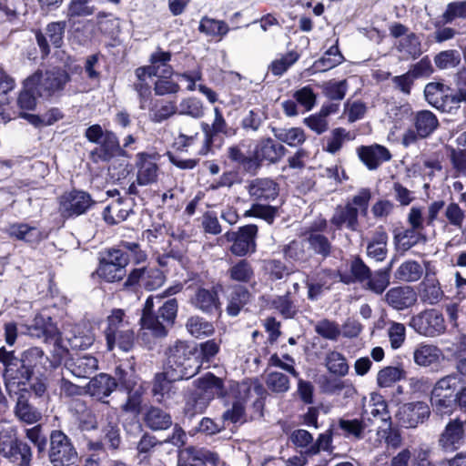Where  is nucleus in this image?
<instances>
[{"mask_svg": "<svg viewBox=\"0 0 466 466\" xmlns=\"http://www.w3.org/2000/svg\"><path fill=\"white\" fill-rule=\"evenodd\" d=\"M173 372L170 370H167L163 372H157L155 374L152 382V395L158 403H163L167 399H169L172 394L175 393L173 390V383L183 379L173 378Z\"/></svg>", "mask_w": 466, "mask_h": 466, "instance_id": "nucleus-33", "label": "nucleus"}, {"mask_svg": "<svg viewBox=\"0 0 466 466\" xmlns=\"http://www.w3.org/2000/svg\"><path fill=\"white\" fill-rule=\"evenodd\" d=\"M319 87L322 95L330 101H341L345 98L349 89L347 79L336 80L330 79L324 81Z\"/></svg>", "mask_w": 466, "mask_h": 466, "instance_id": "nucleus-56", "label": "nucleus"}, {"mask_svg": "<svg viewBox=\"0 0 466 466\" xmlns=\"http://www.w3.org/2000/svg\"><path fill=\"white\" fill-rule=\"evenodd\" d=\"M96 27L101 35L112 37L119 32L118 18L112 13L99 11L96 15Z\"/></svg>", "mask_w": 466, "mask_h": 466, "instance_id": "nucleus-59", "label": "nucleus"}, {"mask_svg": "<svg viewBox=\"0 0 466 466\" xmlns=\"http://www.w3.org/2000/svg\"><path fill=\"white\" fill-rule=\"evenodd\" d=\"M252 152L258 171L264 164L278 163L288 150L283 145L277 143L271 137H266L257 141Z\"/></svg>", "mask_w": 466, "mask_h": 466, "instance_id": "nucleus-21", "label": "nucleus"}, {"mask_svg": "<svg viewBox=\"0 0 466 466\" xmlns=\"http://www.w3.org/2000/svg\"><path fill=\"white\" fill-rule=\"evenodd\" d=\"M418 299V294L410 286H399L390 289L385 300L389 306L397 310H403L412 307Z\"/></svg>", "mask_w": 466, "mask_h": 466, "instance_id": "nucleus-32", "label": "nucleus"}, {"mask_svg": "<svg viewBox=\"0 0 466 466\" xmlns=\"http://www.w3.org/2000/svg\"><path fill=\"white\" fill-rule=\"evenodd\" d=\"M270 308L275 309L285 319H294L299 312L289 291H287L284 295L276 296L270 301Z\"/></svg>", "mask_w": 466, "mask_h": 466, "instance_id": "nucleus-55", "label": "nucleus"}, {"mask_svg": "<svg viewBox=\"0 0 466 466\" xmlns=\"http://www.w3.org/2000/svg\"><path fill=\"white\" fill-rule=\"evenodd\" d=\"M38 76H29L23 83V88L17 97V106L21 112L33 111L36 107Z\"/></svg>", "mask_w": 466, "mask_h": 466, "instance_id": "nucleus-38", "label": "nucleus"}, {"mask_svg": "<svg viewBox=\"0 0 466 466\" xmlns=\"http://www.w3.org/2000/svg\"><path fill=\"white\" fill-rule=\"evenodd\" d=\"M186 328L190 335L197 339L211 336L215 332L213 324L199 316L189 317Z\"/></svg>", "mask_w": 466, "mask_h": 466, "instance_id": "nucleus-62", "label": "nucleus"}, {"mask_svg": "<svg viewBox=\"0 0 466 466\" xmlns=\"http://www.w3.org/2000/svg\"><path fill=\"white\" fill-rule=\"evenodd\" d=\"M144 422L148 429L154 431H166L173 424L170 413L156 406H151L147 410L144 414Z\"/></svg>", "mask_w": 466, "mask_h": 466, "instance_id": "nucleus-39", "label": "nucleus"}, {"mask_svg": "<svg viewBox=\"0 0 466 466\" xmlns=\"http://www.w3.org/2000/svg\"><path fill=\"white\" fill-rule=\"evenodd\" d=\"M29 329L33 336L42 338L46 343H53L51 357L49 359L45 356V360L49 361V369L55 370L58 368L68 354V350L62 346L61 332L56 324L53 322L52 318H45L41 315L36 316L34 319V324Z\"/></svg>", "mask_w": 466, "mask_h": 466, "instance_id": "nucleus-6", "label": "nucleus"}, {"mask_svg": "<svg viewBox=\"0 0 466 466\" xmlns=\"http://www.w3.org/2000/svg\"><path fill=\"white\" fill-rule=\"evenodd\" d=\"M0 455L13 466H32L33 452L30 445L14 431H0Z\"/></svg>", "mask_w": 466, "mask_h": 466, "instance_id": "nucleus-7", "label": "nucleus"}, {"mask_svg": "<svg viewBox=\"0 0 466 466\" xmlns=\"http://www.w3.org/2000/svg\"><path fill=\"white\" fill-rule=\"evenodd\" d=\"M177 291L173 288L165 290L162 296L157 297V303H162L157 310H155V298L149 296L147 298L142 309L140 324L144 329H147L155 338H165L168 334V329L175 324L178 302L177 299H169L162 302L165 296H169Z\"/></svg>", "mask_w": 466, "mask_h": 466, "instance_id": "nucleus-3", "label": "nucleus"}, {"mask_svg": "<svg viewBox=\"0 0 466 466\" xmlns=\"http://www.w3.org/2000/svg\"><path fill=\"white\" fill-rule=\"evenodd\" d=\"M174 74L173 68L161 70L154 83V91L157 96L174 95L179 92L180 86L171 79Z\"/></svg>", "mask_w": 466, "mask_h": 466, "instance_id": "nucleus-53", "label": "nucleus"}, {"mask_svg": "<svg viewBox=\"0 0 466 466\" xmlns=\"http://www.w3.org/2000/svg\"><path fill=\"white\" fill-rule=\"evenodd\" d=\"M452 88L441 82H430L425 86L424 96L426 101L434 108L441 112H447L454 105H459L455 102V93H451Z\"/></svg>", "mask_w": 466, "mask_h": 466, "instance_id": "nucleus-24", "label": "nucleus"}, {"mask_svg": "<svg viewBox=\"0 0 466 466\" xmlns=\"http://www.w3.org/2000/svg\"><path fill=\"white\" fill-rule=\"evenodd\" d=\"M197 353L196 347H191L187 342L178 339L166 350V369L172 370L173 378L188 380L201 368V361Z\"/></svg>", "mask_w": 466, "mask_h": 466, "instance_id": "nucleus-4", "label": "nucleus"}, {"mask_svg": "<svg viewBox=\"0 0 466 466\" xmlns=\"http://www.w3.org/2000/svg\"><path fill=\"white\" fill-rule=\"evenodd\" d=\"M166 281L164 272L151 266L133 268L122 284L124 290L133 293L143 290L152 291L160 288Z\"/></svg>", "mask_w": 466, "mask_h": 466, "instance_id": "nucleus-8", "label": "nucleus"}, {"mask_svg": "<svg viewBox=\"0 0 466 466\" xmlns=\"http://www.w3.org/2000/svg\"><path fill=\"white\" fill-rule=\"evenodd\" d=\"M229 280L242 284H248L255 279L252 263L247 258H241L231 264L227 271Z\"/></svg>", "mask_w": 466, "mask_h": 466, "instance_id": "nucleus-43", "label": "nucleus"}, {"mask_svg": "<svg viewBox=\"0 0 466 466\" xmlns=\"http://www.w3.org/2000/svg\"><path fill=\"white\" fill-rule=\"evenodd\" d=\"M419 296L422 303L435 305L443 298L440 282L435 274H426L424 279L419 285Z\"/></svg>", "mask_w": 466, "mask_h": 466, "instance_id": "nucleus-37", "label": "nucleus"}, {"mask_svg": "<svg viewBox=\"0 0 466 466\" xmlns=\"http://www.w3.org/2000/svg\"><path fill=\"white\" fill-rule=\"evenodd\" d=\"M218 463L219 456L217 452L188 446L179 454L177 466H218Z\"/></svg>", "mask_w": 466, "mask_h": 466, "instance_id": "nucleus-27", "label": "nucleus"}, {"mask_svg": "<svg viewBox=\"0 0 466 466\" xmlns=\"http://www.w3.org/2000/svg\"><path fill=\"white\" fill-rule=\"evenodd\" d=\"M6 231L12 238L27 243H38L42 240L40 230L25 223L10 224Z\"/></svg>", "mask_w": 466, "mask_h": 466, "instance_id": "nucleus-48", "label": "nucleus"}, {"mask_svg": "<svg viewBox=\"0 0 466 466\" xmlns=\"http://www.w3.org/2000/svg\"><path fill=\"white\" fill-rule=\"evenodd\" d=\"M0 362L5 367L3 377L6 386H25L33 377L32 371L15 356V351H8L5 347L0 348Z\"/></svg>", "mask_w": 466, "mask_h": 466, "instance_id": "nucleus-14", "label": "nucleus"}, {"mask_svg": "<svg viewBox=\"0 0 466 466\" xmlns=\"http://www.w3.org/2000/svg\"><path fill=\"white\" fill-rule=\"evenodd\" d=\"M246 408L239 400L233 401L231 408L226 410L221 415V423L225 424V430L229 424L242 425L247 422Z\"/></svg>", "mask_w": 466, "mask_h": 466, "instance_id": "nucleus-63", "label": "nucleus"}, {"mask_svg": "<svg viewBox=\"0 0 466 466\" xmlns=\"http://www.w3.org/2000/svg\"><path fill=\"white\" fill-rule=\"evenodd\" d=\"M202 130L205 135L204 143L199 150V155L205 156L211 151L215 142V137L218 134L226 137H230L235 134V131L230 128L223 116L221 109L218 106L214 108V120L211 125L207 123L202 124Z\"/></svg>", "mask_w": 466, "mask_h": 466, "instance_id": "nucleus-25", "label": "nucleus"}, {"mask_svg": "<svg viewBox=\"0 0 466 466\" xmlns=\"http://www.w3.org/2000/svg\"><path fill=\"white\" fill-rule=\"evenodd\" d=\"M410 122V127L404 132L401 138V143L406 147L431 137L440 127L437 116L428 109L412 112Z\"/></svg>", "mask_w": 466, "mask_h": 466, "instance_id": "nucleus-9", "label": "nucleus"}, {"mask_svg": "<svg viewBox=\"0 0 466 466\" xmlns=\"http://www.w3.org/2000/svg\"><path fill=\"white\" fill-rule=\"evenodd\" d=\"M172 59V53L170 51H165L162 47L157 46L156 50L149 56V65L142 66L135 70V74H137L139 77L148 76V77L157 76L161 70L167 68H173L169 64Z\"/></svg>", "mask_w": 466, "mask_h": 466, "instance_id": "nucleus-31", "label": "nucleus"}, {"mask_svg": "<svg viewBox=\"0 0 466 466\" xmlns=\"http://www.w3.org/2000/svg\"><path fill=\"white\" fill-rule=\"evenodd\" d=\"M65 21H54L46 25L45 30L34 29L36 45L41 57L46 59L51 54V47L59 49L64 45L66 31Z\"/></svg>", "mask_w": 466, "mask_h": 466, "instance_id": "nucleus-13", "label": "nucleus"}, {"mask_svg": "<svg viewBox=\"0 0 466 466\" xmlns=\"http://www.w3.org/2000/svg\"><path fill=\"white\" fill-rule=\"evenodd\" d=\"M358 157L369 170L377 169L383 162L392 157L390 150L381 145L360 146L357 148Z\"/></svg>", "mask_w": 466, "mask_h": 466, "instance_id": "nucleus-30", "label": "nucleus"}, {"mask_svg": "<svg viewBox=\"0 0 466 466\" xmlns=\"http://www.w3.org/2000/svg\"><path fill=\"white\" fill-rule=\"evenodd\" d=\"M325 362L328 370L338 377H344L349 372V365L345 356L337 350L329 351L326 355Z\"/></svg>", "mask_w": 466, "mask_h": 466, "instance_id": "nucleus-64", "label": "nucleus"}, {"mask_svg": "<svg viewBox=\"0 0 466 466\" xmlns=\"http://www.w3.org/2000/svg\"><path fill=\"white\" fill-rule=\"evenodd\" d=\"M372 198L370 187H361L358 194L347 201L344 206L339 205L335 213L330 218V223L337 228L341 229L343 226L350 231H357L360 228L359 215L366 217L370 201Z\"/></svg>", "mask_w": 466, "mask_h": 466, "instance_id": "nucleus-5", "label": "nucleus"}, {"mask_svg": "<svg viewBox=\"0 0 466 466\" xmlns=\"http://www.w3.org/2000/svg\"><path fill=\"white\" fill-rule=\"evenodd\" d=\"M431 414L429 405L424 401L405 403L399 411V420L402 427L415 428L423 423Z\"/></svg>", "mask_w": 466, "mask_h": 466, "instance_id": "nucleus-28", "label": "nucleus"}, {"mask_svg": "<svg viewBox=\"0 0 466 466\" xmlns=\"http://www.w3.org/2000/svg\"><path fill=\"white\" fill-rule=\"evenodd\" d=\"M95 203L88 192L75 188L63 194L59 199L61 212L67 218L85 214Z\"/></svg>", "mask_w": 466, "mask_h": 466, "instance_id": "nucleus-19", "label": "nucleus"}, {"mask_svg": "<svg viewBox=\"0 0 466 466\" xmlns=\"http://www.w3.org/2000/svg\"><path fill=\"white\" fill-rule=\"evenodd\" d=\"M441 350L434 345L420 343L413 352L414 362L421 367H429L439 362Z\"/></svg>", "mask_w": 466, "mask_h": 466, "instance_id": "nucleus-50", "label": "nucleus"}, {"mask_svg": "<svg viewBox=\"0 0 466 466\" xmlns=\"http://www.w3.org/2000/svg\"><path fill=\"white\" fill-rule=\"evenodd\" d=\"M15 414L20 421L34 424L42 419L41 411L31 404L25 394H20L15 407Z\"/></svg>", "mask_w": 466, "mask_h": 466, "instance_id": "nucleus-47", "label": "nucleus"}, {"mask_svg": "<svg viewBox=\"0 0 466 466\" xmlns=\"http://www.w3.org/2000/svg\"><path fill=\"white\" fill-rule=\"evenodd\" d=\"M126 312L122 309H113L106 317V326L103 330L106 349L113 350L116 345V336L129 327L128 320L126 319Z\"/></svg>", "mask_w": 466, "mask_h": 466, "instance_id": "nucleus-29", "label": "nucleus"}, {"mask_svg": "<svg viewBox=\"0 0 466 466\" xmlns=\"http://www.w3.org/2000/svg\"><path fill=\"white\" fill-rule=\"evenodd\" d=\"M219 286H212L210 289L198 287L190 298L191 306L208 316L220 315L221 301L218 294Z\"/></svg>", "mask_w": 466, "mask_h": 466, "instance_id": "nucleus-22", "label": "nucleus"}, {"mask_svg": "<svg viewBox=\"0 0 466 466\" xmlns=\"http://www.w3.org/2000/svg\"><path fill=\"white\" fill-rule=\"evenodd\" d=\"M344 61V56L340 52L338 44H335L325 51L321 57L314 61L312 69L314 72H326L338 66Z\"/></svg>", "mask_w": 466, "mask_h": 466, "instance_id": "nucleus-46", "label": "nucleus"}, {"mask_svg": "<svg viewBox=\"0 0 466 466\" xmlns=\"http://www.w3.org/2000/svg\"><path fill=\"white\" fill-rule=\"evenodd\" d=\"M251 293L244 285H235L230 292L226 311L231 317L238 316L249 302Z\"/></svg>", "mask_w": 466, "mask_h": 466, "instance_id": "nucleus-45", "label": "nucleus"}, {"mask_svg": "<svg viewBox=\"0 0 466 466\" xmlns=\"http://www.w3.org/2000/svg\"><path fill=\"white\" fill-rule=\"evenodd\" d=\"M394 242L399 249L403 252L410 250L414 246L424 243L427 240L426 235L413 228L395 229Z\"/></svg>", "mask_w": 466, "mask_h": 466, "instance_id": "nucleus-41", "label": "nucleus"}, {"mask_svg": "<svg viewBox=\"0 0 466 466\" xmlns=\"http://www.w3.org/2000/svg\"><path fill=\"white\" fill-rule=\"evenodd\" d=\"M406 370L401 365L386 366L379 370L377 374V384L380 388H389L396 382L405 380Z\"/></svg>", "mask_w": 466, "mask_h": 466, "instance_id": "nucleus-54", "label": "nucleus"}, {"mask_svg": "<svg viewBox=\"0 0 466 466\" xmlns=\"http://www.w3.org/2000/svg\"><path fill=\"white\" fill-rule=\"evenodd\" d=\"M319 274L329 279L339 278L341 283L350 285L364 283L370 277V268L360 256H355L350 262V272L325 268H321Z\"/></svg>", "mask_w": 466, "mask_h": 466, "instance_id": "nucleus-18", "label": "nucleus"}, {"mask_svg": "<svg viewBox=\"0 0 466 466\" xmlns=\"http://www.w3.org/2000/svg\"><path fill=\"white\" fill-rule=\"evenodd\" d=\"M98 369V360L89 354L79 356L70 364L71 373L77 378H89Z\"/></svg>", "mask_w": 466, "mask_h": 466, "instance_id": "nucleus-49", "label": "nucleus"}, {"mask_svg": "<svg viewBox=\"0 0 466 466\" xmlns=\"http://www.w3.org/2000/svg\"><path fill=\"white\" fill-rule=\"evenodd\" d=\"M430 401L437 414L451 415L455 411L466 413V383L457 373L439 379L433 385Z\"/></svg>", "mask_w": 466, "mask_h": 466, "instance_id": "nucleus-2", "label": "nucleus"}, {"mask_svg": "<svg viewBox=\"0 0 466 466\" xmlns=\"http://www.w3.org/2000/svg\"><path fill=\"white\" fill-rule=\"evenodd\" d=\"M198 31L206 36L221 41L229 32V26L224 20H218L204 15L198 25Z\"/></svg>", "mask_w": 466, "mask_h": 466, "instance_id": "nucleus-42", "label": "nucleus"}, {"mask_svg": "<svg viewBox=\"0 0 466 466\" xmlns=\"http://www.w3.org/2000/svg\"><path fill=\"white\" fill-rule=\"evenodd\" d=\"M105 256L99 258L96 270L91 274L101 282H124L127 276V267L129 263L139 265L147 258V253L141 249L137 242L121 241L117 248H106Z\"/></svg>", "mask_w": 466, "mask_h": 466, "instance_id": "nucleus-1", "label": "nucleus"}, {"mask_svg": "<svg viewBox=\"0 0 466 466\" xmlns=\"http://www.w3.org/2000/svg\"><path fill=\"white\" fill-rule=\"evenodd\" d=\"M279 216V208L270 205L253 203L249 209L246 210L244 217L259 218L267 222L268 225H272Z\"/></svg>", "mask_w": 466, "mask_h": 466, "instance_id": "nucleus-61", "label": "nucleus"}, {"mask_svg": "<svg viewBox=\"0 0 466 466\" xmlns=\"http://www.w3.org/2000/svg\"><path fill=\"white\" fill-rule=\"evenodd\" d=\"M282 252L286 260L299 263L302 267L310 265L313 259L305 238L291 240L283 247Z\"/></svg>", "mask_w": 466, "mask_h": 466, "instance_id": "nucleus-34", "label": "nucleus"}, {"mask_svg": "<svg viewBox=\"0 0 466 466\" xmlns=\"http://www.w3.org/2000/svg\"><path fill=\"white\" fill-rule=\"evenodd\" d=\"M272 133L280 143L291 147L301 146L306 140V135L301 127H273Z\"/></svg>", "mask_w": 466, "mask_h": 466, "instance_id": "nucleus-51", "label": "nucleus"}, {"mask_svg": "<svg viewBox=\"0 0 466 466\" xmlns=\"http://www.w3.org/2000/svg\"><path fill=\"white\" fill-rule=\"evenodd\" d=\"M444 207V200H435L429 205L428 215L425 219L426 226H433L434 222L439 220V214ZM465 218V211L458 203L451 201L446 206L443 218H441L440 221L445 223V225H450L457 229H461Z\"/></svg>", "mask_w": 466, "mask_h": 466, "instance_id": "nucleus-15", "label": "nucleus"}, {"mask_svg": "<svg viewBox=\"0 0 466 466\" xmlns=\"http://www.w3.org/2000/svg\"><path fill=\"white\" fill-rule=\"evenodd\" d=\"M423 273L420 264L412 259L404 261L394 272V279L398 282H415Z\"/></svg>", "mask_w": 466, "mask_h": 466, "instance_id": "nucleus-52", "label": "nucleus"}, {"mask_svg": "<svg viewBox=\"0 0 466 466\" xmlns=\"http://www.w3.org/2000/svg\"><path fill=\"white\" fill-rule=\"evenodd\" d=\"M47 456L53 466L74 465L78 459L77 450L71 440L61 430H52L49 433Z\"/></svg>", "mask_w": 466, "mask_h": 466, "instance_id": "nucleus-10", "label": "nucleus"}, {"mask_svg": "<svg viewBox=\"0 0 466 466\" xmlns=\"http://www.w3.org/2000/svg\"><path fill=\"white\" fill-rule=\"evenodd\" d=\"M445 150L454 172L453 177H466V148L446 145Z\"/></svg>", "mask_w": 466, "mask_h": 466, "instance_id": "nucleus-60", "label": "nucleus"}, {"mask_svg": "<svg viewBox=\"0 0 466 466\" xmlns=\"http://www.w3.org/2000/svg\"><path fill=\"white\" fill-rule=\"evenodd\" d=\"M466 441L465 421L451 419L439 435L438 445L445 452L458 451Z\"/></svg>", "mask_w": 466, "mask_h": 466, "instance_id": "nucleus-20", "label": "nucleus"}, {"mask_svg": "<svg viewBox=\"0 0 466 466\" xmlns=\"http://www.w3.org/2000/svg\"><path fill=\"white\" fill-rule=\"evenodd\" d=\"M36 75L38 76L37 96L47 100L60 96L66 84L71 81V76L61 68L46 70L45 74L38 69L31 76Z\"/></svg>", "mask_w": 466, "mask_h": 466, "instance_id": "nucleus-11", "label": "nucleus"}, {"mask_svg": "<svg viewBox=\"0 0 466 466\" xmlns=\"http://www.w3.org/2000/svg\"><path fill=\"white\" fill-rule=\"evenodd\" d=\"M177 106L173 101L156 100L149 107L150 120L154 123H161L177 113Z\"/></svg>", "mask_w": 466, "mask_h": 466, "instance_id": "nucleus-58", "label": "nucleus"}, {"mask_svg": "<svg viewBox=\"0 0 466 466\" xmlns=\"http://www.w3.org/2000/svg\"><path fill=\"white\" fill-rule=\"evenodd\" d=\"M97 145L89 152V159L94 164L108 163L117 157H129L127 152L120 146L116 133L111 130H106L105 137Z\"/></svg>", "mask_w": 466, "mask_h": 466, "instance_id": "nucleus-17", "label": "nucleus"}, {"mask_svg": "<svg viewBox=\"0 0 466 466\" xmlns=\"http://www.w3.org/2000/svg\"><path fill=\"white\" fill-rule=\"evenodd\" d=\"M279 185L270 178H256L248 186V193L258 202H269L279 196Z\"/></svg>", "mask_w": 466, "mask_h": 466, "instance_id": "nucleus-35", "label": "nucleus"}, {"mask_svg": "<svg viewBox=\"0 0 466 466\" xmlns=\"http://www.w3.org/2000/svg\"><path fill=\"white\" fill-rule=\"evenodd\" d=\"M306 238L311 256L319 258L321 261L326 260L333 253L331 240L324 234L301 235Z\"/></svg>", "mask_w": 466, "mask_h": 466, "instance_id": "nucleus-40", "label": "nucleus"}, {"mask_svg": "<svg viewBox=\"0 0 466 466\" xmlns=\"http://www.w3.org/2000/svg\"><path fill=\"white\" fill-rule=\"evenodd\" d=\"M258 227L256 224H248L239 227L237 231L226 233L227 240L231 242L230 251L238 257L252 255L257 251V238Z\"/></svg>", "mask_w": 466, "mask_h": 466, "instance_id": "nucleus-12", "label": "nucleus"}, {"mask_svg": "<svg viewBox=\"0 0 466 466\" xmlns=\"http://www.w3.org/2000/svg\"><path fill=\"white\" fill-rule=\"evenodd\" d=\"M410 326L424 336H435L445 330L444 318L436 309H428L413 316Z\"/></svg>", "mask_w": 466, "mask_h": 466, "instance_id": "nucleus-23", "label": "nucleus"}, {"mask_svg": "<svg viewBox=\"0 0 466 466\" xmlns=\"http://www.w3.org/2000/svg\"><path fill=\"white\" fill-rule=\"evenodd\" d=\"M116 387L117 382L114 377L106 373H99L90 380L88 392L99 401L107 403L104 399L108 397Z\"/></svg>", "mask_w": 466, "mask_h": 466, "instance_id": "nucleus-36", "label": "nucleus"}, {"mask_svg": "<svg viewBox=\"0 0 466 466\" xmlns=\"http://www.w3.org/2000/svg\"><path fill=\"white\" fill-rule=\"evenodd\" d=\"M197 386L205 392L210 391L218 398L227 396L228 391L225 388L224 380L217 377L212 372H208L197 380Z\"/></svg>", "mask_w": 466, "mask_h": 466, "instance_id": "nucleus-57", "label": "nucleus"}, {"mask_svg": "<svg viewBox=\"0 0 466 466\" xmlns=\"http://www.w3.org/2000/svg\"><path fill=\"white\" fill-rule=\"evenodd\" d=\"M228 164L243 174L255 176L258 173L253 152L247 154L242 144H234L227 148L224 165Z\"/></svg>", "mask_w": 466, "mask_h": 466, "instance_id": "nucleus-26", "label": "nucleus"}, {"mask_svg": "<svg viewBox=\"0 0 466 466\" xmlns=\"http://www.w3.org/2000/svg\"><path fill=\"white\" fill-rule=\"evenodd\" d=\"M70 410L81 431H90L96 428V416L84 400H75Z\"/></svg>", "mask_w": 466, "mask_h": 466, "instance_id": "nucleus-44", "label": "nucleus"}, {"mask_svg": "<svg viewBox=\"0 0 466 466\" xmlns=\"http://www.w3.org/2000/svg\"><path fill=\"white\" fill-rule=\"evenodd\" d=\"M161 158L157 152H138L136 155L135 168L137 169L136 182L139 186H148L157 182Z\"/></svg>", "mask_w": 466, "mask_h": 466, "instance_id": "nucleus-16", "label": "nucleus"}]
</instances>
